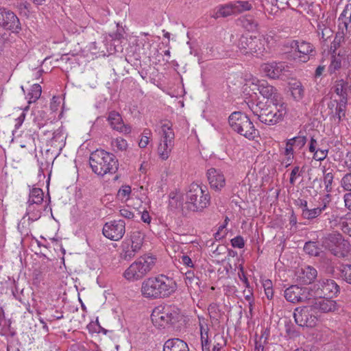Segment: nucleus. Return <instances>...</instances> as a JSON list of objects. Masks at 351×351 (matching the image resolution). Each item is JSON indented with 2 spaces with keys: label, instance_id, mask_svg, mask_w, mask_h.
<instances>
[{
  "label": "nucleus",
  "instance_id": "1",
  "mask_svg": "<svg viewBox=\"0 0 351 351\" xmlns=\"http://www.w3.org/2000/svg\"><path fill=\"white\" fill-rule=\"evenodd\" d=\"M176 290V281L172 278L160 274L145 279L142 282L141 291L146 298L158 299L168 298Z\"/></svg>",
  "mask_w": 351,
  "mask_h": 351
},
{
  "label": "nucleus",
  "instance_id": "2",
  "mask_svg": "<svg viewBox=\"0 0 351 351\" xmlns=\"http://www.w3.org/2000/svg\"><path fill=\"white\" fill-rule=\"evenodd\" d=\"M89 163L93 171L100 176H104L107 173H115L119 169L117 157L113 154L104 149H97L92 152Z\"/></svg>",
  "mask_w": 351,
  "mask_h": 351
},
{
  "label": "nucleus",
  "instance_id": "3",
  "mask_svg": "<svg viewBox=\"0 0 351 351\" xmlns=\"http://www.w3.org/2000/svg\"><path fill=\"white\" fill-rule=\"evenodd\" d=\"M253 112L261 122L268 125H273L283 119L287 113V108L284 102L268 105L259 102Z\"/></svg>",
  "mask_w": 351,
  "mask_h": 351
},
{
  "label": "nucleus",
  "instance_id": "4",
  "mask_svg": "<svg viewBox=\"0 0 351 351\" xmlns=\"http://www.w3.org/2000/svg\"><path fill=\"white\" fill-rule=\"evenodd\" d=\"M180 310L175 305L158 306L154 308L151 315L153 324L158 328H165L179 321Z\"/></svg>",
  "mask_w": 351,
  "mask_h": 351
},
{
  "label": "nucleus",
  "instance_id": "5",
  "mask_svg": "<svg viewBox=\"0 0 351 351\" xmlns=\"http://www.w3.org/2000/svg\"><path fill=\"white\" fill-rule=\"evenodd\" d=\"M231 129L248 140H254L259 134L250 119L241 112H234L228 118Z\"/></svg>",
  "mask_w": 351,
  "mask_h": 351
},
{
  "label": "nucleus",
  "instance_id": "6",
  "mask_svg": "<svg viewBox=\"0 0 351 351\" xmlns=\"http://www.w3.org/2000/svg\"><path fill=\"white\" fill-rule=\"evenodd\" d=\"M155 263L156 258L154 256H141L124 271L123 276L130 281L141 280L152 271Z\"/></svg>",
  "mask_w": 351,
  "mask_h": 351
},
{
  "label": "nucleus",
  "instance_id": "7",
  "mask_svg": "<svg viewBox=\"0 0 351 351\" xmlns=\"http://www.w3.org/2000/svg\"><path fill=\"white\" fill-rule=\"evenodd\" d=\"M210 202V196L206 187L204 188L197 183H192L186 193L187 207L192 211L202 210L206 208Z\"/></svg>",
  "mask_w": 351,
  "mask_h": 351
},
{
  "label": "nucleus",
  "instance_id": "8",
  "mask_svg": "<svg viewBox=\"0 0 351 351\" xmlns=\"http://www.w3.org/2000/svg\"><path fill=\"white\" fill-rule=\"evenodd\" d=\"M326 248L331 254L339 258H344L350 251V244L343 237L337 232L328 234L323 241Z\"/></svg>",
  "mask_w": 351,
  "mask_h": 351
},
{
  "label": "nucleus",
  "instance_id": "9",
  "mask_svg": "<svg viewBox=\"0 0 351 351\" xmlns=\"http://www.w3.org/2000/svg\"><path fill=\"white\" fill-rule=\"evenodd\" d=\"M285 46L291 49L294 60L302 62H307L315 55V49L313 45L303 40H292L287 42Z\"/></svg>",
  "mask_w": 351,
  "mask_h": 351
},
{
  "label": "nucleus",
  "instance_id": "10",
  "mask_svg": "<svg viewBox=\"0 0 351 351\" xmlns=\"http://www.w3.org/2000/svg\"><path fill=\"white\" fill-rule=\"evenodd\" d=\"M277 38L272 32L262 35L259 37L253 38V55L256 57H262L271 52V49L276 45Z\"/></svg>",
  "mask_w": 351,
  "mask_h": 351
},
{
  "label": "nucleus",
  "instance_id": "11",
  "mask_svg": "<svg viewBox=\"0 0 351 351\" xmlns=\"http://www.w3.org/2000/svg\"><path fill=\"white\" fill-rule=\"evenodd\" d=\"M293 317L295 323L302 327H313L317 320L312 305L297 307L294 311Z\"/></svg>",
  "mask_w": 351,
  "mask_h": 351
},
{
  "label": "nucleus",
  "instance_id": "12",
  "mask_svg": "<svg viewBox=\"0 0 351 351\" xmlns=\"http://www.w3.org/2000/svg\"><path fill=\"white\" fill-rule=\"evenodd\" d=\"M312 291L319 298H332L340 292V287L334 280L321 279L313 284Z\"/></svg>",
  "mask_w": 351,
  "mask_h": 351
},
{
  "label": "nucleus",
  "instance_id": "13",
  "mask_svg": "<svg viewBox=\"0 0 351 351\" xmlns=\"http://www.w3.org/2000/svg\"><path fill=\"white\" fill-rule=\"evenodd\" d=\"M125 232V223L123 220H113L106 222L102 230L104 237L112 241H119Z\"/></svg>",
  "mask_w": 351,
  "mask_h": 351
},
{
  "label": "nucleus",
  "instance_id": "14",
  "mask_svg": "<svg viewBox=\"0 0 351 351\" xmlns=\"http://www.w3.org/2000/svg\"><path fill=\"white\" fill-rule=\"evenodd\" d=\"M310 293L306 287H300L298 285H291L285 290V299L291 303L304 302L310 300Z\"/></svg>",
  "mask_w": 351,
  "mask_h": 351
},
{
  "label": "nucleus",
  "instance_id": "15",
  "mask_svg": "<svg viewBox=\"0 0 351 351\" xmlns=\"http://www.w3.org/2000/svg\"><path fill=\"white\" fill-rule=\"evenodd\" d=\"M0 25L12 32H19L21 27L19 18L12 11L0 8Z\"/></svg>",
  "mask_w": 351,
  "mask_h": 351
},
{
  "label": "nucleus",
  "instance_id": "16",
  "mask_svg": "<svg viewBox=\"0 0 351 351\" xmlns=\"http://www.w3.org/2000/svg\"><path fill=\"white\" fill-rule=\"evenodd\" d=\"M255 85L257 86V90L264 97L271 101V104H280L283 102L281 95L278 90L273 86L269 84L266 81L257 80Z\"/></svg>",
  "mask_w": 351,
  "mask_h": 351
},
{
  "label": "nucleus",
  "instance_id": "17",
  "mask_svg": "<svg viewBox=\"0 0 351 351\" xmlns=\"http://www.w3.org/2000/svg\"><path fill=\"white\" fill-rule=\"evenodd\" d=\"M261 67L263 71L266 74V75L271 79L279 78L287 71V66L285 62H272L270 63L263 64Z\"/></svg>",
  "mask_w": 351,
  "mask_h": 351
},
{
  "label": "nucleus",
  "instance_id": "18",
  "mask_svg": "<svg viewBox=\"0 0 351 351\" xmlns=\"http://www.w3.org/2000/svg\"><path fill=\"white\" fill-rule=\"evenodd\" d=\"M206 176L211 189L218 191L224 187L226 179L219 169L210 168L207 171Z\"/></svg>",
  "mask_w": 351,
  "mask_h": 351
},
{
  "label": "nucleus",
  "instance_id": "19",
  "mask_svg": "<svg viewBox=\"0 0 351 351\" xmlns=\"http://www.w3.org/2000/svg\"><path fill=\"white\" fill-rule=\"evenodd\" d=\"M311 305L315 312L318 311L324 313L333 312L338 308L337 304L335 300L325 298L315 300Z\"/></svg>",
  "mask_w": 351,
  "mask_h": 351
},
{
  "label": "nucleus",
  "instance_id": "20",
  "mask_svg": "<svg viewBox=\"0 0 351 351\" xmlns=\"http://www.w3.org/2000/svg\"><path fill=\"white\" fill-rule=\"evenodd\" d=\"M108 121L113 130L128 133L130 128L123 124L121 114L115 111H111L108 114Z\"/></svg>",
  "mask_w": 351,
  "mask_h": 351
},
{
  "label": "nucleus",
  "instance_id": "21",
  "mask_svg": "<svg viewBox=\"0 0 351 351\" xmlns=\"http://www.w3.org/2000/svg\"><path fill=\"white\" fill-rule=\"evenodd\" d=\"M333 90L340 97V99H348V96L351 93L350 82L348 80H337L335 82Z\"/></svg>",
  "mask_w": 351,
  "mask_h": 351
},
{
  "label": "nucleus",
  "instance_id": "22",
  "mask_svg": "<svg viewBox=\"0 0 351 351\" xmlns=\"http://www.w3.org/2000/svg\"><path fill=\"white\" fill-rule=\"evenodd\" d=\"M163 351H189L187 343L179 338L167 340L163 346Z\"/></svg>",
  "mask_w": 351,
  "mask_h": 351
},
{
  "label": "nucleus",
  "instance_id": "23",
  "mask_svg": "<svg viewBox=\"0 0 351 351\" xmlns=\"http://www.w3.org/2000/svg\"><path fill=\"white\" fill-rule=\"evenodd\" d=\"M317 270L311 267L306 266L301 269L298 276V280L300 283L308 285L311 284L317 277Z\"/></svg>",
  "mask_w": 351,
  "mask_h": 351
},
{
  "label": "nucleus",
  "instance_id": "24",
  "mask_svg": "<svg viewBox=\"0 0 351 351\" xmlns=\"http://www.w3.org/2000/svg\"><path fill=\"white\" fill-rule=\"evenodd\" d=\"M44 207L43 204L27 202L25 216H28L29 221H36L40 217Z\"/></svg>",
  "mask_w": 351,
  "mask_h": 351
},
{
  "label": "nucleus",
  "instance_id": "25",
  "mask_svg": "<svg viewBox=\"0 0 351 351\" xmlns=\"http://www.w3.org/2000/svg\"><path fill=\"white\" fill-rule=\"evenodd\" d=\"M253 36H241L238 40L237 47L240 52L243 54L253 55L252 45Z\"/></svg>",
  "mask_w": 351,
  "mask_h": 351
},
{
  "label": "nucleus",
  "instance_id": "26",
  "mask_svg": "<svg viewBox=\"0 0 351 351\" xmlns=\"http://www.w3.org/2000/svg\"><path fill=\"white\" fill-rule=\"evenodd\" d=\"M160 140L162 142L174 143L175 134L169 123H164L160 131Z\"/></svg>",
  "mask_w": 351,
  "mask_h": 351
},
{
  "label": "nucleus",
  "instance_id": "27",
  "mask_svg": "<svg viewBox=\"0 0 351 351\" xmlns=\"http://www.w3.org/2000/svg\"><path fill=\"white\" fill-rule=\"evenodd\" d=\"M346 57L341 56L339 53H332L330 64L328 66L329 73L330 74L335 73L346 63Z\"/></svg>",
  "mask_w": 351,
  "mask_h": 351
},
{
  "label": "nucleus",
  "instance_id": "28",
  "mask_svg": "<svg viewBox=\"0 0 351 351\" xmlns=\"http://www.w3.org/2000/svg\"><path fill=\"white\" fill-rule=\"evenodd\" d=\"M139 250L130 245V242L123 241L122 243V252L121 258L125 261H130L134 258Z\"/></svg>",
  "mask_w": 351,
  "mask_h": 351
},
{
  "label": "nucleus",
  "instance_id": "29",
  "mask_svg": "<svg viewBox=\"0 0 351 351\" xmlns=\"http://www.w3.org/2000/svg\"><path fill=\"white\" fill-rule=\"evenodd\" d=\"M336 225L345 233L351 237V213H348L337 220Z\"/></svg>",
  "mask_w": 351,
  "mask_h": 351
},
{
  "label": "nucleus",
  "instance_id": "30",
  "mask_svg": "<svg viewBox=\"0 0 351 351\" xmlns=\"http://www.w3.org/2000/svg\"><path fill=\"white\" fill-rule=\"evenodd\" d=\"M44 200V193L40 188L30 189L27 202L37 204H43Z\"/></svg>",
  "mask_w": 351,
  "mask_h": 351
},
{
  "label": "nucleus",
  "instance_id": "31",
  "mask_svg": "<svg viewBox=\"0 0 351 351\" xmlns=\"http://www.w3.org/2000/svg\"><path fill=\"white\" fill-rule=\"evenodd\" d=\"M174 146V143L160 141L158 147V153L162 160H167Z\"/></svg>",
  "mask_w": 351,
  "mask_h": 351
},
{
  "label": "nucleus",
  "instance_id": "32",
  "mask_svg": "<svg viewBox=\"0 0 351 351\" xmlns=\"http://www.w3.org/2000/svg\"><path fill=\"white\" fill-rule=\"evenodd\" d=\"M184 281L188 287L195 289L199 287L198 277L195 276L192 270H188L184 273Z\"/></svg>",
  "mask_w": 351,
  "mask_h": 351
},
{
  "label": "nucleus",
  "instance_id": "33",
  "mask_svg": "<svg viewBox=\"0 0 351 351\" xmlns=\"http://www.w3.org/2000/svg\"><path fill=\"white\" fill-rule=\"evenodd\" d=\"M42 88L38 84H34L31 86L30 90L27 95L28 103H34L40 97Z\"/></svg>",
  "mask_w": 351,
  "mask_h": 351
},
{
  "label": "nucleus",
  "instance_id": "34",
  "mask_svg": "<svg viewBox=\"0 0 351 351\" xmlns=\"http://www.w3.org/2000/svg\"><path fill=\"white\" fill-rule=\"evenodd\" d=\"M291 95L296 101L301 100L304 95V88L300 82H294L291 86Z\"/></svg>",
  "mask_w": 351,
  "mask_h": 351
},
{
  "label": "nucleus",
  "instance_id": "35",
  "mask_svg": "<svg viewBox=\"0 0 351 351\" xmlns=\"http://www.w3.org/2000/svg\"><path fill=\"white\" fill-rule=\"evenodd\" d=\"M125 241L130 242L131 245L140 250L143 243V237L140 232L134 231L130 234V239Z\"/></svg>",
  "mask_w": 351,
  "mask_h": 351
},
{
  "label": "nucleus",
  "instance_id": "36",
  "mask_svg": "<svg viewBox=\"0 0 351 351\" xmlns=\"http://www.w3.org/2000/svg\"><path fill=\"white\" fill-rule=\"evenodd\" d=\"M232 3L236 15L252 8V4L247 1H237Z\"/></svg>",
  "mask_w": 351,
  "mask_h": 351
},
{
  "label": "nucleus",
  "instance_id": "37",
  "mask_svg": "<svg viewBox=\"0 0 351 351\" xmlns=\"http://www.w3.org/2000/svg\"><path fill=\"white\" fill-rule=\"evenodd\" d=\"M347 102L348 99H339V101L337 104L334 117L337 118L339 121H341L342 117H345Z\"/></svg>",
  "mask_w": 351,
  "mask_h": 351
},
{
  "label": "nucleus",
  "instance_id": "38",
  "mask_svg": "<svg viewBox=\"0 0 351 351\" xmlns=\"http://www.w3.org/2000/svg\"><path fill=\"white\" fill-rule=\"evenodd\" d=\"M304 250L306 254L314 256H319L320 253L319 247H318L317 243L313 241L306 242L304 244Z\"/></svg>",
  "mask_w": 351,
  "mask_h": 351
},
{
  "label": "nucleus",
  "instance_id": "39",
  "mask_svg": "<svg viewBox=\"0 0 351 351\" xmlns=\"http://www.w3.org/2000/svg\"><path fill=\"white\" fill-rule=\"evenodd\" d=\"M338 21H343V23L350 24L351 22V4H346L341 14H340Z\"/></svg>",
  "mask_w": 351,
  "mask_h": 351
},
{
  "label": "nucleus",
  "instance_id": "40",
  "mask_svg": "<svg viewBox=\"0 0 351 351\" xmlns=\"http://www.w3.org/2000/svg\"><path fill=\"white\" fill-rule=\"evenodd\" d=\"M322 213L320 212V209H318L317 207L311 209L308 208L307 209L304 210L301 215L304 219L312 220L317 218Z\"/></svg>",
  "mask_w": 351,
  "mask_h": 351
},
{
  "label": "nucleus",
  "instance_id": "41",
  "mask_svg": "<svg viewBox=\"0 0 351 351\" xmlns=\"http://www.w3.org/2000/svg\"><path fill=\"white\" fill-rule=\"evenodd\" d=\"M328 150L329 149L327 146L318 147L313 152L314 154L313 158L317 161L324 160L328 156Z\"/></svg>",
  "mask_w": 351,
  "mask_h": 351
},
{
  "label": "nucleus",
  "instance_id": "42",
  "mask_svg": "<svg viewBox=\"0 0 351 351\" xmlns=\"http://www.w3.org/2000/svg\"><path fill=\"white\" fill-rule=\"evenodd\" d=\"M111 145L114 151H125L128 147L127 141L122 138H117L113 140Z\"/></svg>",
  "mask_w": 351,
  "mask_h": 351
},
{
  "label": "nucleus",
  "instance_id": "43",
  "mask_svg": "<svg viewBox=\"0 0 351 351\" xmlns=\"http://www.w3.org/2000/svg\"><path fill=\"white\" fill-rule=\"evenodd\" d=\"M15 7L20 11L21 14L27 15L29 12L31 5L26 0H16Z\"/></svg>",
  "mask_w": 351,
  "mask_h": 351
},
{
  "label": "nucleus",
  "instance_id": "44",
  "mask_svg": "<svg viewBox=\"0 0 351 351\" xmlns=\"http://www.w3.org/2000/svg\"><path fill=\"white\" fill-rule=\"evenodd\" d=\"M341 278L348 284L351 285V265L347 264L341 266L340 269Z\"/></svg>",
  "mask_w": 351,
  "mask_h": 351
},
{
  "label": "nucleus",
  "instance_id": "45",
  "mask_svg": "<svg viewBox=\"0 0 351 351\" xmlns=\"http://www.w3.org/2000/svg\"><path fill=\"white\" fill-rule=\"evenodd\" d=\"M287 141L291 143V144H293V146L295 148H298V149H300L306 144V137L304 136L299 135L298 136H295L292 138L288 139Z\"/></svg>",
  "mask_w": 351,
  "mask_h": 351
},
{
  "label": "nucleus",
  "instance_id": "46",
  "mask_svg": "<svg viewBox=\"0 0 351 351\" xmlns=\"http://www.w3.org/2000/svg\"><path fill=\"white\" fill-rule=\"evenodd\" d=\"M182 204L181 195L176 192H171L169 193V206L173 208H178Z\"/></svg>",
  "mask_w": 351,
  "mask_h": 351
},
{
  "label": "nucleus",
  "instance_id": "47",
  "mask_svg": "<svg viewBox=\"0 0 351 351\" xmlns=\"http://www.w3.org/2000/svg\"><path fill=\"white\" fill-rule=\"evenodd\" d=\"M219 5L222 11L223 18H226L232 15H236L232 2Z\"/></svg>",
  "mask_w": 351,
  "mask_h": 351
},
{
  "label": "nucleus",
  "instance_id": "48",
  "mask_svg": "<svg viewBox=\"0 0 351 351\" xmlns=\"http://www.w3.org/2000/svg\"><path fill=\"white\" fill-rule=\"evenodd\" d=\"M343 34L340 32H337L335 38L330 45V51L332 52V53H336L337 49L340 47V44L343 40Z\"/></svg>",
  "mask_w": 351,
  "mask_h": 351
},
{
  "label": "nucleus",
  "instance_id": "49",
  "mask_svg": "<svg viewBox=\"0 0 351 351\" xmlns=\"http://www.w3.org/2000/svg\"><path fill=\"white\" fill-rule=\"evenodd\" d=\"M334 179V175L332 171L327 172V171H324V182L325 184V189L328 193L330 192L332 190V184Z\"/></svg>",
  "mask_w": 351,
  "mask_h": 351
},
{
  "label": "nucleus",
  "instance_id": "50",
  "mask_svg": "<svg viewBox=\"0 0 351 351\" xmlns=\"http://www.w3.org/2000/svg\"><path fill=\"white\" fill-rule=\"evenodd\" d=\"M293 147H294L293 146V144H291V143L287 141L286 147H285V155L287 157V160L288 162L287 166L289 165L291 163L292 160L293 158V154H294Z\"/></svg>",
  "mask_w": 351,
  "mask_h": 351
},
{
  "label": "nucleus",
  "instance_id": "51",
  "mask_svg": "<svg viewBox=\"0 0 351 351\" xmlns=\"http://www.w3.org/2000/svg\"><path fill=\"white\" fill-rule=\"evenodd\" d=\"M215 344L213 346V351H220L223 346L226 345V340L222 335H217L215 337Z\"/></svg>",
  "mask_w": 351,
  "mask_h": 351
},
{
  "label": "nucleus",
  "instance_id": "52",
  "mask_svg": "<svg viewBox=\"0 0 351 351\" xmlns=\"http://www.w3.org/2000/svg\"><path fill=\"white\" fill-rule=\"evenodd\" d=\"M341 186L348 191H351V173H346L341 179Z\"/></svg>",
  "mask_w": 351,
  "mask_h": 351
},
{
  "label": "nucleus",
  "instance_id": "53",
  "mask_svg": "<svg viewBox=\"0 0 351 351\" xmlns=\"http://www.w3.org/2000/svg\"><path fill=\"white\" fill-rule=\"evenodd\" d=\"M330 201V194L327 193L323 197L321 204L317 206L318 209H320L321 213L327 209Z\"/></svg>",
  "mask_w": 351,
  "mask_h": 351
},
{
  "label": "nucleus",
  "instance_id": "54",
  "mask_svg": "<svg viewBox=\"0 0 351 351\" xmlns=\"http://www.w3.org/2000/svg\"><path fill=\"white\" fill-rule=\"evenodd\" d=\"M131 193V187L128 185L122 186L118 191V196L121 199H127Z\"/></svg>",
  "mask_w": 351,
  "mask_h": 351
},
{
  "label": "nucleus",
  "instance_id": "55",
  "mask_svg": "<svg viewBox=\"0 0 351 351\" xmlns=\"http://www.w3.org/2000/svg\"><path fill=\"white\" fill-rule=\"evenodd\" d=\"M150 134V130H145L143 136H141V138L138 143L139 147L141 148H145L147 147L149 143V137L148 134Z\"/></svg>",
  "mask_w": 351,
  "mask_h": 351
},
{
  "label": "nucleus",
  "instance_id": "56",
  "mask_svg": "<svg viewBox=\"0 0 351 351\" xmlns=\"http://www.w3.org/2000/svg\"><path fill=\"white\" fill-rule=\"evenodd\" d=\"M231 244L232 247L237 248H243L245 245L243 238L241 236H237L231 239Z\"/></svg>",
  "mask_w": 351,
  "mask_h": 351
},
{
  "label": "nucleus",
  "instance_id": "57",
  "mask_svg": "<svg viewBox=\"0 0 351 351\" xmlns=\"http://www.w3.org/2000/svg\"><path fill=\"white\" fill-rule=\"evenodd\" d=\"M179 261L182 264H183L184 265H185L188 267L192 268L194 267V265H193V263L191 258L187 255H185V254L182 255L179 258Z\"/></svg>",
  "mask_w": 351,
  "mask_h": 351
},
{
  "label": "nucleus",
  "instance_id": "58",
  "mask_svg": "<svg viewBox=\"0 0 351 351\" xmlns=\"http://www.w3.org/2000/svg\"><path fill=\"white\" fill-rule=\"evenodd\" d=\"M332 31L329 27H324L322 29V32H319V35H320L321 38L323 39V40L326 41L329 38H330L332 36Z\"/></svg>",
  "mask_w": 351,
  "mask_h": 351
},
{
  "label": "nucleus",
  "instance_id": "59",
  "mask_svg": "<svg viewBox=\"0 0 351 351\" xmlns=\"http://www.w3.org/2000/svg\"><path fill=\"white\" fill-rule=\"evenodd\" d=\"M120 215L128 219H133L134 215L128 208H123L119 210Z\"/></svg>",
  "mask_w": 351,
  "mask_h": 351
},
{
  "label": "nucleus",
  "instance_id": "60",
  "mask_svg": "<svg viewBox=\"0 0 351 351\" xmlns=\"http://www.w3.org/2000/svg\"><path fill=\"white\" fill-rule=\"evenodd\" d=\"M210 16L211 18L215 19L223 17L222 11L220 8V5H218L215 7L213 10H212L210 11Z\"/></svg>",
  "mask_w": 351,
  "mask_h": 351
},
{
  "label": "nucleus",
  "instance_id": "61",
  "mask_svg": "<svg viewBox=\"0 0 351 351\" xmlns=\"http://www.w3.org/2000/svg\"><path fill=\"white\" fill-rule=\"evenodd\" d=\"M294 204L301 209L302 213L308 208L307 201L303 199L298 198L295 199Z\"/></svg>",
  "mask_w": 351,
  "mask_h": 351
},
{
  "label": "nucleus",
  "instance_id": "62",
  "mask_svg": "<svg viewBox=\"0 0 351 351\" xmlns=\"http://www.w3.org/2000/svg\"><path fill=\"white\" fill-rule=\"evenodd\" d=\"M199 327H200V335H201V339L203 337L208 338V331L209 328L206 324L205 323H199Z\"/></svg>",
  "mask_w": 351,
  "mask_h": 351
},
{
  "label": "nucleus",
  "instance_id": "63",
  "mask_svg": "<svg viewBox=\"0 0 351 351\" xmlns=\"http://www.w3.org/2000/svg\"><path fill=\"white\" fill-rule=\"evenodd\" d=\"M238 275L239 279L244 283L245 287L246 288H249L250 282L244 273L243 268L242 267L240 268V271H239Z\"/></svg>",
  "mask_w": 351,
  "mask_h": 351
},
{
  "label": "nucleus",
  "instance_id": "64",
  "mask_svg": "<svg viewBox=\"0 0 351 351\" xmlns=\"http://www.w3.org/2000/svg\"><path fill=\"white\" fill-rule=\"evenodd\" d=\"M299 171H300V167L298 166L294 167V168L292 169V171L291 172V175H290V178H289V182L292 185H294V184H295L296 176L298 174L300 176Z\"/></svg>",
  "mask_w": 351,
  "mask_h": 351
}]
</instances>
